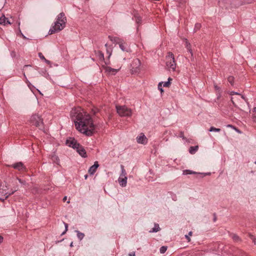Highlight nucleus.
Returning <instances> with one entry per match:
<instances>
[{"label": "nucleus", "mask_w": 256, "mask_h": 256, "mask_svg": "<svg viewBox=\"0 0 256 256\" xmlns=\"http://www.w3.org/2000/svg\"><path fill=\"white\" fill-rule=\"evenodd\" d=\"M70 116L74 120L76 128L86 136H91L94 128L90 116L80 107L72 108Z\"/></svg>", "instance_id": "f257e3e1"}, {"label": "nucleus", "mask_w": 256, "mask_h": 256, "mask_svg": "<svg viewBox=\"0 0 256 256\" xmlns=\"http://www.w3.org/2000/svg\"><path fill=\"white\" fill-rule=\"evenodd\" d=\"M66 18L64 12H60L56 18V20L49 30V34H52L62 30L66 23Z\"/></svg>", "instance_id": "f03ea898"}, {"label": "nucleus", "mask_w": 256, "mask_h": 256, "mask_svg": "<svg viewBox=\"0 0 256 256\" xmlns=\"http://www.w3.org/2000/svg\"><path fill=\"white\" fill-rule=\"evenodd\" d=\"M166 64L170 70L175 71L176 64L174 54L172 52H168L166 56Z\"/></svg>", "instance_id": "7ed1b4c3"}, {"label": "nucleus", "mask_w": 256, "mask_h": 256, "mask_svg": "<svg viewBox=\"0 0 256 256\" xmlns=\"http://www.w3.org/2000/svg\"><path fill=\"white\" fill-rule=\"evenodd\" d=\"M116 109L120 116H130L132 114L131 109L125 106H116Z\"/></svg>", "instance_id": "20e7f679"}, {"label": "nucleus", "mask_w": 256, "mask_h": 256, "mask_svg": "<svg viewBox=\"0 0 256 256\" xmlns=\"http://www.w3.org/2000/svg\"><path fill=\"white\" fill-rule=\"evenodd\" d=\"M30 122L32 125L36 127H42L43 121L42 118L38 114H34L31 116Z\"/></svg>", "instance_id": "39448f33"}, {"label": "nucleus", "mask_w": 256, "mask_h": 256, "mask_svg": "<svg viewBox=\"0 0 256 256\" xmlns=\"http://www.w3.org/2000/svg\"><path fill=\"white\" fill-rule=\"evenodd\" d=\"M141 62L138 58H134L130 64V71L132 74H136L140 72Z\"/></svg>", "instance_id": "423d86ee"}, {"label": "nucleus", "mask_w": 256, "mask_h": 256, "mask_svg": "<svg viewBox=\"0 0 256 256\" xmlns=\"http://www.w3.org/2000/svg\"><path fill=\"white\" fill-rule=\"evenodd\" d=\"M10 194L8 192L7 186L0 181V200H4Z\"/></svg>", "instance_id": "0eeeda50"}, {"label": "nucleus", "mask_w": 256, "mask_h": 256, "mask_svg": "<svg viewBox=\"0 0 256 256\" xmlns=\"http://www.w3.org/2000/svg\"><path fill=\"white\" fill-rule=\"evenodd\" d=\"M66 144L68 146L71 147L74 149H76L77 146H78L80 144L76 140L72 138L66 140Z\"/></svg>", "instance_id": "6e6552de"}, {"label": "nucleus", "mask_w": 256, "mask_h": 256, "mask_svg": "<svg viewBox=\"0 0 256 256\" xmlns=\"http://www.w3.org/2000/svg\"><path fill=\"white\" fill-rule=\"evenodd\" d=\"M136 141L138 144H146L148 142V139L144 134L142 133L140 136H137Z\"/></svg>", "instance_id": "1a4fd4ad"}, {"label": "nucleus", "mask_w": 256, "mask_h": 256, "mask_svg": "<svg viewBox=\"0 0 256 256\" xmlns=\"http://www.w3.org/2000/svg\"><path fill=\"white\" fill-rule=\"evenodd\" d=\"M99 166L98 162L96 161L94 162V164L91 166L88 169V173L90 175H93L96 172L97 168Z\"/></svg>", "instance_id": "9d476101"}, {"label": "nucleus", "mask_w": 256, "mask_h": 256, "mask_svg": "<svg viewBox=\"0 0 256 256\" xmlns=\"http://www.w3.org/2000/svg\"><path fill=\"white\" fill-rule=\"evenodd\" d=\"M11 166L16 170H25V167L22 162H18L11 165Z\"/></svg>", "instance_id": "9b49d317"}, {"label": "nucleus", "mask_w": 256, "mask_h": 256, "mask_svg": "<svg viewBox=\"0 0 256 256\" xmlns=\"http://www.w3.org/2000/svg\"><path fill=\"white\" fill-rule=\"evenodd\" d=\"M76 150L82 157L86 158V152L82 146L79 144L78 146H77Z\"/></svg>", "instance_id": "f8f14e48"}, {"label": "nucleus", "mask_w": 256, "mask_h": 256, "mask_svg": "<svg viewBox=\"0 0 256 256\" xmlns=\"http://www.w3.org/2000/svg\"><path fill=\"white\" fill-rule=\"evenodd\" d=\"M106 72L108 73V74H111L114 75L116 74L120 70V68L118 69H115L112 68L110 66H106L104 68Z\"/></svg>", "instance_id": "ddd939ff"}, {"label": "nucleus", "mask_w": 256, "mask_h": 256, "mask_svg": "<svg viewBox=\"0 0 256 256\" xmlns=\"http://www.w3.org/2000/svg\"><path fill=\"white\" fill-rule=\"evenodd\" d=\"M127 176H120L118 178V182H119L120 185L122 187H125L127 184Z\"/></svg>", "instance_id": "4468645a"}, {"label": "nucleus", "mask_w": 256, "mask_h": 256, "mask_svg": "<svg viewBox=\"0 0 256 256\" xmlns=\"http://www.w3.org/2000/svg\"><path fill=\"white\" fill-rule=\"evenodd\" d=\"M108 38L114 43L117 44H120L123 40L117 36H109Z\"/></svg>", "instance_id": "2eb2a0df"}, {"label": "nucleus", "mask_w": 256, "mask_h": 256, "mask_svg": "<svg viewBox=\"0 0 256 256\" xmlns=\"http://www.w3.org/2000/svg\"><path fill=\"white\" fill-rule=\"evenodd\" d=\"M198 146H190L189 148V152L190 154H194L198 150Z\"/></svg>", "instance_id": "dca6fc26"}, {"label": "nucleus", "mask_w": 256, "mask_h": 256, "mask_svg": "<svg viewBox=\"0 0 256 256\" xmlns=\"http://www.w3.org/2000/svg\"><path fill=\"white\" fill-rule=\"evenodd\" d=\"M252 121L256 123V107L254 108L252 110Z\"/></svg>", "instance_id": "f3484780"}, {"label": "nucleus", "mask_w": 256, "mask_h": 256, "mask_svg": "<svg viewBox=\"0 0 256 256\" xmlns=\"http://www.w3.org/2000/svg\"><path fill=\"white\" fill-rule=\"evenodd\" d=\"M120 48L124 52L126 51L128 52V49L126 48V44L124 43L123 40L118 44Z\"/></svg>", "instance_id": "a211bd4d"}, {"label": "nucleus", "mask_w": 256, "mask_h": 256, "mask_svg": "<svg viewBox=\"0 0 256 256\" xmlns=\"http://www.w3.org/2000/svg\"><path fill=\"white\" fill-rule=\"evenodd\" d=\"M160 230L159 225L157 224H155L154 227L152 228V230H150V232H156L159 231Z\"/></svg>", "instance_id": "6ab92c4d"}, {"label": "nucleus", "mask_w": 256, "mask_h": 256, "mask_svg": "<svg viewBox=\"0 0 256 256\" xmlns=\"http://www.w3.org/2000/svg\"><path fill=\"white\" fill-rule=\"evenodd\" d=\"M121 173L120 176L124 177L126 176V172L124 170V166L123 165L120 166Z\"/></svg>", "instance_id": "aec40b11"}, {"label": "nucleus", "mask_w": 256, "mask_h": 256, "mask_svg": "<svg viewBox=\"0 0 256 256\" xmlns=\"http://www.w3.org/2000/svg\"><path fill=\"white\" fill-rule=\"evenodd\" d=\"M6 20H7V18L4 16V14H3L0 18V24L5 25L6 24Z\"/></svg>", "instance_id": "412c9836"}, {"label": "nucleus", "mask_w": 256, "mask_h": 256, "mask_svg": "<svg viewBox=\"0 0 256 256\" xmlns=\"http://www.w3.org/2000/svg\"><path fill=\"white\" fill-rule=\"evenodd\" d=\"M105 46L106 48V53L108 55V57L110 58L112 53V49L110 46H108V44H105Z\"/></svg>", "instance_id": "4be33fe9"}, {"label": "nucleus", "mask_w": 256, "mask_h": 256, "mask_svg": "<svg viewBox=\"0 0 256 256\" xmlns=\"http://www.w3.org/2000/svg\"><path fill=\"white\" fill-rule=\"evenodd\" d=\"M76 232L77 233V236L78 238L81 240H82L84 236V233H82L81 232H80V231L78 230H76Z\"/></svg>", "instance_id": "5701e85b"}, {"label": "nucleus", "mask_w": 256, "mask_h": 256, "mask_svg": "<svg viewBox=\"0 0 256 256\" xmlns=\"http://www.w3.org/2000/svg\"><path fill=\"white\" fill-rule=\"evenodd\" d=\"M198 174V173L196 172H194V171L189 170H184L183 171V174H184V175L192 174Z\"/></svg>", "instance_id": "b1692460"}, {"label": "nucleus", "mask_w": 256, "mask_h": 256, "mask_svg": "<svg viewBox=\"0 0 256 256\" xmlns=\"http://www.w3.org/2000/svg\"><path fill=\"white\" fill-rule=\"evenodd\" d=\"M186 48L188 50V52L190 54L191 56H192L193 54L192 52V50L190 48V43H188V42H186Z\"/></svg>", "instance_id": "393cba45"}, {"label": "nucleus", "mask_w": 256, "mask_h": 256, "mask_svg": "<svg viewBox=\"0 0 256 256\" xmlns=\"http://www.w3.org/2000/svg\"><path fill=\"white\" fill-rule=\"evenodd\" d=\"M134 18H135V20H136V22L138 24H140V22H142V18L140 16L136 14L134 16Z\"/></svg>", "instance_id": "a878e982"}, {"label": "nucleus", "mask_w": 256, "mask_h": 256, "mask_svg": "<svg viewBox=\"0 0 256 256\" xmlns=\"http://www.w3.org/2000/svg\"><path fill=\"white\" fill-rule=\"evenodd\" d=\"M234 78L232 76H230L228 78V82L230 83L232 86L234 85Z\"/></svg>", "instance_id": "bb28decb"}, {"label": "nucleus", "mask_w": 256, "mask_h": 256, "mask_svg": "<svg viewBox=\"0 0 256 256\" xmlns=\"http://www.w3.org/2000/svg\"><path fill=\"white\" fill-rule=\"evenodd\" d=\"M220 128H216L214 126H211L209 129V132H220Z\"/></svg>", "instance_id": "cd10ccee"}, {"label": "nucleus", "mask_w": 256, "mask_h": 256, "mask_svg": "<svg viewBox=\"0 0 256 256\" xmlns=\"http://www.w3.org/2000/svg\"><path fill=\"white\" fill-rule=\"evenodd\" d=\"M172 80V78H168V81L166 82L163 83V86L164 87H168L170 85V80Z\"/></svg>", "instance_id": "c85d7f7f"}, {"label": "nucleus", "mask_w": 256, "mask_h": 256, "mask_svg": "<svg viewBox=\"0 0 256 256\" xmlns=\"http://www.w3.org/2000/svg\"><path fill=\"white\" fill-rule=\"evenodd\" d=\"M167 250V246H162L160 249V252L161 254H164Z\"/></svg>", "instance_id": "c756f323"}, {"label": "nucleus", "mask_w": 256, "mask_h": 256, "mask_svg": "<svg viewBox=\"0 0 256 256\" xmlns=\"http://www.w3.org/2000/svg\"><path fill=\"white\" fill-rule=\"evenodd\" d=\"M192 232H188V235H185V238L187 240L188 242H190V236H191L192 235Z\"/></svg>", "instance_id": "7c9ffc66"}, {"label": "nucleus", "mask_w": 256, "mask_h": 256, "mask_svg": "<svg viewBox=\"0 0 256 256\" xmlns=\"http://www.w3.org/2000/svg\"><path fill=\"white\" fill-rule=\"evenodd\" d=\"M232 239L236 242H238L240 240L239 236L236 234H233L232 236Z\"/></svg>", "instance_id": "2f4dec72"}, {"label": "nucleus", "mask_w": 256, "mask_h": 256, "mask_svg": "<svg viewBox=\"0 0 256 256\" xmlns=\"http://www.w3.org/2000/svg\"><path fill=\"white\" fill-rule=\"evenodd\" d=\"M98 56H99L100 59L104 60V54L102 52H98Z\"/></svg>", "instance_id": "473e14b6"}, {"label": "nucleus", "mask_w": 256, "mask_h": 256, "mask_svg": "<svg viewBox=\"0 0 256 256\" xmlns=\"http://www.w3.org/2000/svg\"><path fill=\"white\" fill-rule=\"evenodd\" d=\"M200 27H201V24L199 23H196L195 24L194 30H198L199 29H200Z\"/></svg>", "instance_id": "72a5a7b5"}, {"label": "nucleus", "mask_w": 256, "mask_h": 256, "mask_svg": "<svg viewBox=\"0 0 256 256\" xmlns=\"http://www.w3.org/2000/svg\"><path fill=\"white\" fill-rule=\"evenodd\" d=\"M162 82H160L158 85V88L161 92H164V90L162 88Z\"/></svg>", "instance_id": "f704fd0d"}, {"label": "nucleus", "mask_w": 256, "mask_h": 256, "mask_svg": "<svg viewBox=\"0 0 256 256\" xmlns=\"http://www.w3.org/2000/svg\"><path fill=\"white\" fill-rule=\"evenodd\" d=\"M38 55L39 58H40L41 60H44L46 59V58H44V56L42 55V53H41V52H39V53L38 54Z\"/></svg>", "instance_id": "c9c22d12"}, {"label": "nucleus", "mask_w": 256, "mask_h": 256, "mask_svg": "<svg viewBox=\"0 0 256 256\" xmlns=\"http://www.w3.org/2000/svg\"><path fill=\"white\" fill-rule=\"evenodd\" d=\"M64 226H65V230L62 234V235L64 234L68 230V224L66 223H64Z\"/></svg>", "instance_id": "e433bc0d"}, {"label": "nucleus", "mask_w": 256, "mask_h": 256, "mask_svg": "<svg viewBox=\"0 0 256 256\" xmlns=\"http://www.w3.org/2000/svg\"><path fill=\"white\" fill-rule=\"evenodd\" d=\"M214 88L215 90L217 91L220 92V88L216 84H214Z\"/></svg>", "instance_id": "4c0bfd02"}, {"label": "nucleus", "mask_w": 256, "mask_h": 256, "mask_svg": "<svg viewBox=\"0 0 256 256\" xmlns=\"http://www.w3.org/2000/svg\"><path fill=\"white\" fill-rule=\"evenodd\" d=\"M180 137L182 138L183 140H186V138L184 136V134L183 132H180Z\"/></svg>", "instance_id": "58836bf2"}, {"label": "nucleus", "mask_w": 256, "mask_h": 256, "mask_svg": "<svg viewBox=\"0 0 256 256\" xmlns=\"http://www.w3.org/2000/svg\"><path fill=\"white\" fill-rule=\"evenodd\" d=\"M198 174L202 175V176L203 177V176H206V175L210 174V173H200H200H198Z\"/></svg>", "instance_id": "ea45409f"}, {"label": "nucleus", "mask_w": 256, "mask_h": 256, "mask_svg": "<svg viewBox=\"0 0 256 256\" xmlns=\"http://www.w3.org/2000/svg\"><path fill=\"white\" fill-rule=\"evenodd\" d=\"M19 30H20V34L21 36H22V37L24 38V39H27L26 37V36H24L22 33L21 32V30H20L19 28Z\"/></svg>", "instance_id": "a19ab883"}, {"label": "nucleus", "mask_w": 256, "mask_h": 256, "mask_svg": "<svg viewBox=\"0 0 256 256\" xmlns=\"http://www.w3.org/2000/svg\"><path fill=\"white\" fill-rule=\"evenodd\" d=\"M234 94L238 95L239 96H240V98H244V96H242V95H241L240 94H239V93H238V92H235Z\"/></svg>", "instance_id": "79ce46f5"}, {"label": "nucleus", "mask_w": 256, "mask_h": 256, "mask_svg": "<svg viewBox=\"0 0 256 256\" xmlns=\"http://www.w3.org/2000/svg\"><path fill=\"white\" fill-rule=\"evenodd\" d=\"M92 111L93 112V114H95L98 112V110L97 108H96L94 110H92Z\"/></svg>", "instance_id": "37998d69"}, {"label": "nucleus", "mask_w": 256, "mask_h": 256, "mask_svg": "<svg viewBox=\"0 0 256 256\" xmlns=\"http://www.w3.org/2000/svg\"><path fill=\"white\" fill-rule=\"evenodd\" d=\"M248 236H249L250 238L252 240L254 238V236L251 234H249Z\"/></svg>", "instance_id": "c03bdc74"}, {"label": "nucleus", "mask_w": 256, "mask_h": 256, "mask_svg": "<svg viewBox=\"0 0 256 256\" xmlns=\"http://www.w3.org/2000/svg\"><path fill=\"white\" fill-rule=\"evenodd\" d=\"M234 97H232H232L231 98V100H232V104H233L234 106H236V103H235V102H234Z\"/></svg>", "instance_id": "a18cd8bd"}, {"label": "nucleus", "mask_w": 256, "mask_h": 256, "mask_svg": "<svg viewBox=\"0 0 256 256\" xmlns=\"http://www.w3.org/2000/svg\"><path fill=\"white\" fill-rule=\"evenodd\" d=\"M128 256H135V252H130V253L128 254Z\"/></svg>", "instance_id": "49530a36"}, {"label": "nucleus", "mask_w": 256, "mask_h": 256, "mask_svg": "<svg viewBox=\"0 0 256 256\" xmlns=\"http://www.w3.org/2000/svg\"><path fill=\"white\" fill-rule=\"evenodd\" d=\"M44 61L45 62H46L47 64H50V62L46 59H45L44 60Z\"/></svg>", "instance_id": "de8ad7c7"}, {"label": "nucleus", "mask_w": 256, "mask_h": 256, "mask_svg": "<svg viewBox=\"0 0 256 256\" xmlns=\"http://www.w3.org/2000/svg\"><path fill=\"white\" fill-rule=\"evenodd\" d=\"M252 240L254 244L256 245V238H254V239Z\"/></svg>", "instance_id": "09e8293b"}, {"label": "nucleus", "mask_w": 256, "mask_h": 256, "mask_svg": "<svg viewBox=\"0 0 256 256\" xmlns=\"http://www.w3.org/2000/svg\"><path fill=\"white\" fill-rule=\"evenodd\" d=\"M228 127H230V128H234V126H233L231 125V124H228L227 126Z\"/></svg>", "instance_id": "8fccbe9b"}, {"label": "nucleus", "mask_w": 256, "mask_h": 256, "mask_svg": "<svg viewBox=\"0 0 256 256\" xmlns=\"http://www.w3.org/2000/svg\"><path fill=\"white\" fill-rule=\"evenodd\" d=\"M6 24H10L11 22L7 19L6 20Z\"/></svg>", "instance_id": "3c124183"}, {"label": "nucleus", "mask_w": 256, "mask_h": 256, "mask_svg": "<svg viewBox=\"0 0 256 256\" xmlns=\"http://www.w3.org/2000/svg\"><path fill=\"white\" fill-rule=\"evenodd\" d=\"M234 93H235V92L232 91L230 92V94L231 96H233L234 94Z\"/></svg>", "instance_id": "603ef678"}, {"label": "nucleus", "mask_w": 256, "mask_h": 256, "mask_svg": "<svg viewBox=\"0 0 256 256\" xmlns=\"http://www.w3.org/2000/svg\"><path fill=\"white\" fill-rule=\"evenodd\" d=\"M234 130H236L237 132H239V133H240V130H238V129L236 128L235 127H234Z\"/></svg>", "instance_id": "864d4df0"}, {"label": "nucleus", "mask_w": 256, "mask_h": 256, "mask_svg": "<svg viewBox=\"0 0 256 256\" xmlns=\"http://www.w3.org/2000/svg\"><path fill=\"white\" fill-rule=\"evenodd\" d=\"M3 240V238L1 236H0V242H2Z\"/></svg>", "instance_id": "5fc2aeb1"}, {"label": "nucleus", "mask_w": 256, "mask_h": 256, "mask_svg": "<svg viewBox=\"0 0 256 256\" xmlns=\"http://www.w3.org/2000/svg\"><path fill=\"white\" fill-rule=\"evenodd\" d=\"M216 214H214V222H216Z\"/></svg>", "instance_id": "6e6d98bb"}, {"label": "nucleus", "mask_w": 256, "mask_h": 256, "mask_svg": "<svg viewBox=\"0 0 256 256\" xmlns=\"http://www.w3.org/2000/svg\"><path fill=\"white\" fill-rule=\"evenodd\" d=\"M66 198H66V196H64V198H63V200H64V201H66Z\"/></svg>", "instance_id": "4d7b16f0"}, {"label": "nucleus", "mask_w": 256, "mask_h": 256, "mask_svg": "<svg viewBox=\"0 0 256 256\" xmlns=\"http://www.w3.org/2000/svg\"><path fill=\"white\" fill-rule=\"evenodd\" d=\"M88 176L87 174H86V175L84 176V178L86 180V179L88 178Z\"/></svg>", "instance_id": "13d9d810"}, {"label": "nucleus", "mask_w": 256, "mask_h": 256, "mask_svg": "<svg viewBox=\"0 0 256 256\" xmlns=\"http://www.w3.org/2000/svg\"><path fill=\"white\" fill-rule=\"evenodd\" d=\"M18 181H19V182H20V183H21V184H22V183H23V182H22V180L20 179H18Z\"/></svg>", "instance_id": "bf43d9fd"}, {"label": "nucleus", "mask_w": 256, "mask_h": 256, "mask_svg": "<svg viewBox=\"0 0 256 256\" xmlns=\"http://www.w3.org/2000/svg\"><path fill=\"white\" fill-rule=\"evenodd\" d=\"M70 247L73 246V242H72L70 243Z\"/></svg>", "instance_id": "052dcab7"}, {"label": "nucleus", "mask_w": 256, "mask_h": 256, "mask_svg": "<svg viewBox=\"0 0 256 256\" xmlns=\"http://www.w3.org/2000/svg\"><path fill=\"white\" fill-rule=\"evenodd\" d=\"M61 241H62V240H60V242H61ZM60 242V241L56 242V244H57V243H58V242Z\"/></svg>", "instance_id": "680f3d73"}, {"label": "nucleus", "mask_w": 256, "mask_h": 256, "mask_svg": "<svg viewBox=\"0 0 256 256\" xmlns=\"http://www.w3.org/2000/svg\"><path fill=\"white\" fill-rule=\"evenodd\" d=\"M18 26H20V22H18Z\"/></svg>", "instance_id": "e2e57ef3"}, {"label": "nucleus", "mask_w": 256, "mask_h": 256, "mask_svg": "<svg viewBox=\"0 0 256 256\" xmlns=\"http://www.w3.org/2000/svg\"><path fill=\"white\" fill-rule=\"evenodd\" d=\"M24 77H26V75H25L24 74Z\"/></svg>", "instance_id": "0e129e2a"}, {"label": "nucleus", "mask_w": 256, "mask_h": 256, "mask_svg": "<svg viewBox=\"0 0 256 256\" xmlns=\"http://www.w3.org/2000/svg\"><path fill=\"white\" fill-rule=\"evenodd\" d=\"M254 164H256V160L254 162Z\"/></svg>", "instance_id": "69168bd1"}]
</instances>
